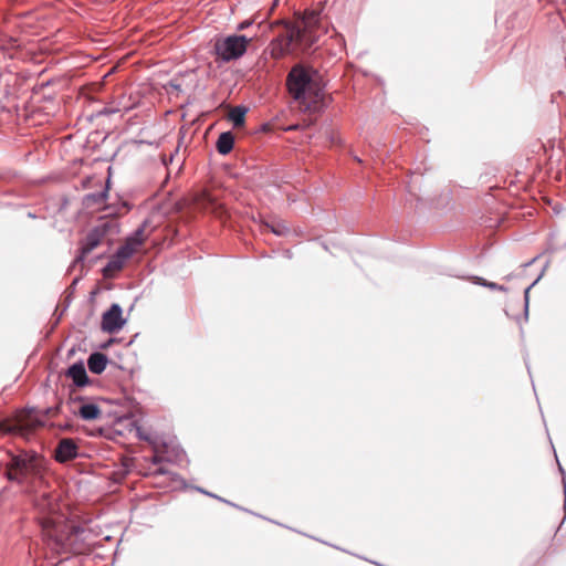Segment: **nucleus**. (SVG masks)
<instances>
[{
	"label": "nucleus",
	"instance_id": "obj_3",
	"mask_svg": "<svg viewBox=\"0 0 566 566\" xmlns=\"http://www.w3.org/2000/svg\"><path fill=\"white\" fill-rule=\"evenodd\" d=\"M6 475L9 481L20 484H27V491L36 488V483H42L41 462H6Z\"/></svg>",
	"mask_w": 566,
	"mask_h": 566
},
{
	"label": "nucleus",
	"instance_id": "obj_9",
	"mask_svg": "<svg viewBox=\"0 0 566 566\" xmlns=\"http://www.w3.org/2000/svg\"><path fill=\"white\" fill-rule=\"evenodd\" d=\"M102 240L103 239L91 229L88 231V233L86 234V237L81 242L80 252L76 255L74 262L75 263L84 262L86 255L88 253H91L95 248H97L101 244Z\"/></svg>",
	"mask_w": 566,
	"mask_h": 566
},
{
	"label": "nucleus",
	"instance_id": "obj_31",
	"mask_svg": "<svg viewBox=\"0 0 566 566\" xmlns=\"http://www.w3.org/2000/svg\"><path fill=\"white\" fill-rule=\"evenodd\" d=\"M119 460L126 461V460H135V459L134 458L122 457Z\"/></svg>",
	"mask_w": 566,
	"mask_h": 566
},
{
	"label": "nucleus",
	"instance_id": "obj_11",
	"mask_svg": "<svg viewBox=\"0 0 566 566\" xmlns=\"http://www.w3.org/2000/svg\"><path fill=\"white\" fill-rule=\"evenodd\" d=\"M66 376L70 377L74 385L80 388L88 385L90 382V378L82 360L72 364L66 370Z\"/></svg>",
	"mask_w": 566,
	"mask_h": 566
},
{
	"label": "nucleus",
	"instance_id": "obj_2",
	"mask_svg": "<svg viewBox=\"0 0 566 566\" xmlns=\"http://www.w3.org/2000/svg\"><path fill=\"white\" fill-rule=\"evenodd\" d=\"M319 13L315 11L306 12L301 25L290 30L286 46L295 45L303 50L313 46L319 38Z\"/></svg>",
	"mask_w": 566,
	"mask_h": 566
},
{
	"label": "nucleus",
	"instance_id": "obj_10",
	"mask_svg": "<svg viewBox=\"0 0 566 566\" xmlns=\"http://www.w3.org/2000/svg\"><path fill=\"white\" fill-rule=\"evenodd\" d=\"M81 454L77 451V446L72 439L64 438L60 440L55 449L54 460H75Z\"/></svg>",
	"mask_w": 566,
	"mask_h": 566
},
{
	"label": "nucleus",
	"instance_id": "obj_7",
	"mask_svg": "<svg viewBox=\"0 0 566 566\" xmlns=\"http://www.w3.org/2000/svg\"><path fill=\"white\" fill-rule=\"evenodd\" d=\"M133 256V250L128 245H120L103 269V275L111 277L124 268L125 262Z\"/></svg>",
	"mask_w": 566,
	"mask_h": 566
},
{
	"label": "nucleus",
	"instance_id": "obj_19",
	"mask_svg": "<svg viewBox=\"0 0 566 566\" xmlns=\"http://www.w3.org/2000/svg\"><path fill=\"white\" fill-rule=\"evenodd\" d=\"M116 229V223L112 220H104L95 226L92 230L104 239L108 233Z\"/></svg>",
	"mask_w": 566,
	"mask_h": 566
},
{
	"label": "nucleus",
	"instance_id": "obj_32",
	"mask_svg": "<svg viewBox=\"0 0 566 566\" xmlns=\"http://www.w3.org/2000/svg\"><path fill=\"white\" fill-rule=\"evenodd\" d=\"M536 259H537V258H534L531 262L525 263V264H524V266H528V265H531V264H532Z\"/></svg>",
	"mask_w": 566,
	"mask_h": 566
},
{
	"label": "nucleus",
	"instance_id": "obj_34",
	"mask_svg": "<svg viewBox=\"0 0 566 566\" xmlns=\"http://www.w3.org/2000/svg\"><path fill=\"white\" fill-rule=\"evenodd\" d=\"M153 464H161L163 462H157V461H154L151 462Z\"/></svg>",
	"mask_w": 566,
	"mask_h": 566
},
{
	"label": "nucleus",
	"instance_id": "obj_16",
	"mask_svg": "<svg viewBox=\"0 0 566 566\" xmlns=\"http://www.w3.org/2000/svg\"><path fill=\"white\" fill-rule=\"evenodd\" d=\"M233 145L234 136L230 130H228L219 135L216 143V148L220 155H228L232 150Z\"/></svg>",
	"mask_w": 566,
	"mask_h": 566
},
{
	"label": "nucleus",
	"instance_id": "obj_29",
	"mask_svg": "<svg viewBox=\"0 0 566 566\" xmlns=\"http://www.w3.org/2000/svg\"><path fill=\"white\" fill-rule=\"evenodd\" d=\"M251 24H252V22H251V21L245 20V21L241 22V23L238 25V30H244V29L249 28Z\"/></svg>",
	"mask_w": 566,
	"mask_h": 566
},
{
	"label": "nucleus",
	"instance_id": "obj_5",
	"mask_svg": "<svg viewBox=\"0 0 566 566\" xmlns=\"http://www.w3.org/2000/svg\"><path fill=\"white\" fill-rule=\"evenodd\" d=\"M186 452L178 439L172 436H160L159 446L154 449V455L148 460H182Z\"/></svg>",
	"mask_w": 566,
	"mask_h": 566
},
{
	"label": "nucleus",
	"instance_id": "obj_28",
	"mask_svg": "<svg viewBox=\"0 0 566 566\" xmlns=\"http://www.w3.org/2000/svg\"><path fill=\"white\" fill-rule=\"evenodd\" d=\"M118 108H111V107H104L102 111H99V115H111L117 113Z\"/></svg>",
	"mask_w": 566,
	"mask_h": 566
},
{
	"label": "nucleus",
	"instance_id": "obj_18",
	"mask_svg": "<svg viewBox=\"0 0 566 566\" xmlns=\"http://www.w3.org/2000/svg\"><path fill=\"white\" fill-rule=\"evenodd\" d=\"M136 434L140 440L147 441L151 446L153 450L158 448L160 434L147 430L143 427H136Z\"/></svg>",
	"mask_w": 566,
	"mask_h": 566
},
{
	"label": "nucleus",
	"instance_id": "obj_27",
	"mask_svg": "<svg viewBox=\"0 0 566 566\" xmlns=\"http://www.w3.org/2000/svg\"><path fill=\"white\" fill-rule=\"evenodd\" d=\"M120 471L123 472V476L126 475L132 469L135 468L136 462H119Z\"/></svg>",
	"mask_w": 566,
	"mask_h": 566
},
{
	"label": "nucleus",
	"instance_id": "obj_6",
	"mask_svg": "<svg viewBox=\"0 0 566 566\" xmlns=\"http://www.w3.org/2000/svg\"><path fill=\"white\" fill-rule=\"evenodd\" d=\"M125 319L123 318V310L119 304L114 303L111 307L103 314L101 327L103 332L108 334H114L118 332L125 324Z\"/></svg>",
	"mask_w": 566,
	"mask_h": 566
},
{
	"label": "nucleus",
	"instance_id": "obj_1",
	"mask_svg": "<svg viewBox=\"0 0 566 566\" xmlns=\"http://www.w3.org/2000/svg\"><path fill=\"white\" fill-rule=\"evenodd\" d=\"M289 93L303 111H315L322 92L318 72L304 64L294 65L287 74Z\"/></svg>",
	"mask_w": 566,
	"mask_h": 566
},
{
	"label": "nucleus",
	"instance_id": "obj_4",
	"mask_svg": "<svg viewBox=\"0 0 566 566\" xmlns=\"http://www.w3.org/2000/svg\"><path fill=\"white\" fill-rule=\"evenodd\" d=\"M250 41L251 39L245 35H229L214 43V52L222 61L230 62L241 57L247 52Z\"/></svg>",
	"mask_w": 566,
	"mask_h": 566
},
{
	"label": "nucleus",
	"instance_id": "obj_26",
	"mask_svg": "<svg viewBox=\"0 0 566 566\" xmlns=\"http://www.w3.org/2000/svg\"><path fill=\"white\" fill-rule=\"evenodd\" d=\"M556 463H557V470L562 476V483H563L564 494H565L564 507L566 510V471H565L564 467L562 465V462H556Z\"/></svg>",
	"mask_w": 566,
	"mask_h": 566
},
{
	"label": "nucleus",
	"instance_id": "obj_33",
	"mask_svg": "<svg viewBox=\"0 0 566 566\" xmlns=\"http://www.w3.org/2000/svg\"><path fill=\"white\" fill-rule=\"evenodd\" d=\"M11 460L18 461V460H22V459H21V458H19V457H12V459H11Z\"/></svg>",
	"mask_w": 566,
	"mask_h": 566
},
{
	"label": "nucleus",
	"instance_id": "obj_21",
	"mask_svg": "<svg viewBox=\"0 0 566 566\" xmlns=\"http://www.w3.org/2000/svg\"><path fill=\"white\" fill-rule=\"evenodd\" d=\"M473 282L475 284H478V285L488 287V289L493 290V291H502V292H506L507 291L506 286L500 285V284L494 283V282L486 281L485 279H483L481 276H474L473 277Z\"/></svg>",
	"mask_w": 566,
	"mask_h": 566
},
{
	"label": "nucleus",
	"instance_id": "obj_8",
	"mask_svg": "<svg viewBox=\"0 0 566 566\" xmlns=\"http://www.w3.org/2000/svg\"><path fill=\"white\" fill-rule=\"evenodd\" d=\"M41 421H32L31 419H21L13 423L11 422H0V433L1 434H29L36 427L41 426Z\"/></svg>",
	"mask_w": 566,
	"mask_h": 566
},
{
	"label": "nucleus",
	"instance_id": "obj_14",
	"mask_svg": "<svg viewBox=\"0 0 566 566\" xmlns=\"http://www.w3.org/2000/svg\"><path fill=\"white\" fill-rule=\"evenodd\" d=\"M107 197L108 184L101 191L86 193L82 199V205L87 209H92L104 203Z\"/></svg>",
	"mask_w": 566,
	"mask_h": 566
},
{
	"label": "nucleus",
	"instance_id": "obj_22",
	"mask_svg": "<svg viewBox=\"0 0 566 566\" xmlns=\"http://www.w3.org/2000/svg\"><path fill=\"white\" fill-rule=\"evenodd\" d=\"M207 496L212 497V499H216V500H218V501H220V502H222V503H226V504H228V505H231V506H233V507H235V509H239V510H241V511H244V512H248V513L253 514V512H252V511H250V510H248V509H244V507H242V506H240V505H238V504H235V503H232L231 501H229V500H227V499H223V497H221V496H219V495H217V494H214V493H212V492H208V493H207ZM254 515H255V516H259V517H262L260 514H256V513H254Z\"/></svg>",
	"mask_w": 566,
	"mask_h": 566
},
{
	"label": "nucleus",
	"instance_id": "obj_13",
	"mask_svg": "<svg viewBox=\"0 0 566 566\" xmlns=\"http://www.w3.org/2000/svg\"><path fill=\"white\" fill-rule=\"evenodd\" d=\"M107 363V356L101 352H94L87 358V367L90 371L95 375L102 374L105 370Z\"/></svg>",
	"mask_w": 566,
	"mask_h": 566
},
{
	"label": "nucleus",
	"instance_id": "obj_20",
	"mask_svg": "<svg viewBox=\"0 0 566 566\" xmlns=\"http://www.w3.org/2000/svg\"><path fill=\"white\" fill-rule=\"evenodd\" d=\"M156 473L168 474L170 476V481L175 484L174 485L175 489H177V488L187 489L188 488L186 480L184 478H181L178 473L167 471V470L163 469L161 467L156 469Z\"/></svg>",
	"mask_w": 566,
	"mask_h": 566
},
{
	"label": "nucleus",
	"instance_id": "obj_23",
	"mask_svg": "<svg viewBox=\"0 0 566 566\" xmlns=\"http://www.w3.org/2000/svg\"><path fill=\"white\" fill-rule=\"evenodd\" d=\"M542 274L524 291V315L525 319L528 317V303H530V291L541 280Z\"/></svg>",
	"mask_w": 566,
	"mask_h": 566
},
{
	"label": "nucleus",
	"instance_id": "obj_17",
	"mask_svg": "<svg viewBox=\"0 0 566 566\" xmlns=\"http://www.w3.org/2000/svg\"><path fill=\"white\" fill-rule=\"evenodd\" d=\"M247 113L248 108L242 105L235 106L230 111L229 119L231 120L234 128H239L244 125Z\"/></svg>",
	"mask_w": 566,
	"mask_h": 566
},
{
	"label": "nucleus",
	"instance_id": "obj_12",
	"mask_svg": "<svg viewBox=\"0 0 566 566\" xmlns=\"http://www.w3.org/2000/svg\"><path fill=\"white\" fill-rule=\"evenodd\" d=\"M148 221L145 220L130 235H128L123 245H128L133 250V254L137 251L138 247L143 245L148 234L146 229Z\"/></svg>",
	"mask_w": 566,
	"mask_h": 566
},
{
	"label": "nucleus",
	"instance_id": "obj_25",
	"mask_svg": "<svg viewBox=\"0 0 566 566\" xmlns=\"http://www.w3.org/2000/svg\"><path fill=\"white\" fill-rule=\"evenodd\" d=\"M271 231L276 235H285L290 230L285 224L276 223L271 226Z\"/></svg>",
	"mask_w": 566,
	"mask_h": 566
},
{
	"label": "nucleus",
	"instance_id": "obj_15",
	"mask_svg": "<svg viewBox=\"0 0 566 566\" xmlns=\"http://www.w3.org/2000/svg\"><path fill=\"white\" fill-rule=\"evenodd\" d=\"M77 413L83 420L91 421L95 420L101 416V409L96 403H81L77 410L73 411Z\"/></svg>",
	"mask_w": 566,
	"mask_h": 566
},
{
	"label": "nucleus",
	"instance_id": "obj_30",
	"mask_svg": "<svg viewBox=\"0 0 566 566\" xmlns=\"http://www.w3.org/2000/svg\"><path fill=\"white\" fill-rule=\"evenodd\" d=\"M192 489L196 490L199 493L205 494V495H207V493L209 492V491H207V490H205L203 488H200V486H192Z\"/></svg>",
	"mask_w": 566,
	"mask_h": 566
},
{
	"label": "nucleus",
	"instance_id": "obj_24",
	"mask_svg": "<svg viewBox=\"0 0 566 566\" xmlns=\"http://www.w3.org/2000/svg\"><path fill=\"white\" fill-rule=\"evenodd\" d=\"M53 566H83L77 557H66L59 560Z\"/></svg>",
	"mask_w": 566,
	"mask_h": 566
}]
</instances>
